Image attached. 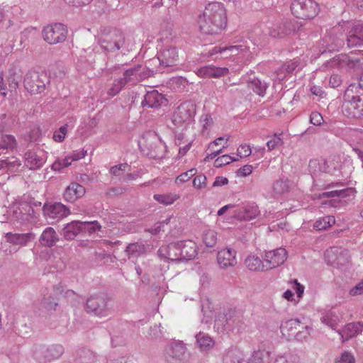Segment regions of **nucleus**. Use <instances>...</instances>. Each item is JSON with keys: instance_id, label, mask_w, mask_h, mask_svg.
<instances>
[{"instance_id": "obj_38", "label": "nucleus", "mask_w": 363, "mask_h": 363, "mask_svg": "<svg viewBox=\"0 0 363 363\" xmlns=\"http://www.w3.org/2000/svg\"><path fill=\"white\" fill-rule=\"evenodd\" d=\"M247 86L257 95L263 96L268 88V84L257 77H253L248 80Z\"/></svg>"}, {"instance_id": "obj_43", "label": "nucleus", "mask_w": 363, "mask_h": 363, "mask_svg": "<svg viewBox=\"0 0 363 363\" xmlns=\"http://www.w3.org/2000/svg\"><path fill=\"white\" fill-rule=\"evenodd\" d=\"M228 309H224L223 311L218 312V315H216L214 328H216L218 330H228Z\"/></svg>"}, {"instance_id": "obj_12", "label": "nucleus", "mask_w": 363, "mask_h": 363, "mask_svg": "<svg viewBox=\"0 0 363 363\" xmlns=\"http://www.w3.org/2000/svg\"><path fill=\"white\" fill-rule=\"evenodd\" d=\"M145 146L148 152L147 155L153 159L162 157L164 144L155 133H147L145 137Z\"/></svg>"}, {"instance_id": "obj_48", "label": "nucleus", "mask_w": 363, "mask_h": 363, "mask_svg": "<svg viewBox=\"0 0 363 363\" xmlns=\"http://www.w3.org/2000/svg\"><path fill=\"white\" fill-rule=\"evenodd\" d=\"M335 218L333 216H328L318 219L313 224V228L316 230H326L335 223Z\"/></svg>"}, {"instance_id": "obj_24", "label": "nucleus", "mask_w": 363, "mask_h": 363, "mask_svg": "<svg viewBox=\"0 0 363 363\" xmlns=\"http://www.w3.org/2000/svg\"><path fill=\"white\" fill-rule=\"evenodd\" d=\"M84 232L83 222L73 220L67 225L62 230V234L67 240H74L79 233Z\"/></svg>"}, {"instance_id": "obj_26", "label": "nucleus", "mask_w": 363, "mask_h": 363, "mask_svg": "<svg viewBox=\"0 0 363 363\" xmlns=\"http://www.w3.org/2000/svg\"><path fill=\"white\" fill-rule=\"evenodd\" d=\"M25 165L30 169H38L43 167L45 159L33 150H28L24 155Z\"/></svg>"}, {"instance_id": "obj_59", "label": "nucleus", "mask_w": 363, "mask_h": 363, "mask_svg": "<svg viewBox=\"0 0 363 363\" xmlns=\"http://www.w3.org/2000/svg\"><path fill=\"white\" fill-rule=\"evenodd\" d=\"M206 179L204 174H200L194 179L193 186L199 189L205 188L206 186Z\"/></svg>"}, {"instance_id": "obj_11", "label": "nucleus", "mask_w": 363, "mask_h": 363, "mask_svg": "<svg viewBox=\"0 0 363 363\" xmlns=\"http://www.w3.org/2000/svg\"><path fill=\"white\" fill-rule=\"evenodd\" d=\"M160 62V69L164 72L162 68H171L177 66L179 61L178 49L174 46L164 47L157 55Z\"/></svg>"}, {"instance_id": "obj_14", "label": "nucleus", "mask_w": 363, "mask_h": 363, "mask_svg": "<svg viewBox=\"0 0 363 363\" xmlns=\"http://www.w3.org/2000/svg\"><path fill=\"white\" fill-rule=\"evenodd\" d=\"M308 169L312 175H317L320 172L334 174L337 168L332 161L328 162L323 159H313L309 161Z\"/></svg>"}, {"instance_id": "obj_62", "label": "nucleus", "mask_w": 363, "mask_h": 363, "mask_svg": "<svg viewBox=\"0 0 363 363\" xmlns=\"http://www.w3.org/2000/svg\"><path fill=\"white\" fill-rule=\"evenodd\" d=\"M301 328L303 329L302 330H298V332H296L294 337L296 338V340L298 341H302L305 340L308 335H309L308 331V326H303L301 325Z\"/></svg>"}, {"instance_id": "obj_8", "label": "nucleus", "mask_w": 363, "mask_h": 363, "mask_svg": "<svg viewBox=\"0 0 363 363\" xmlns=\"http://www.w3.org/2000/svg\"><path fill=\"white\" fill-rule=\"evenodd\" d=\"M291 10L294 16L301 19L313 18L318 13V5L313 0H294Z\"/></svg>"}, {"instance_id": "obj_15", "label": "nucleus", "mask_w": 363, "mask_h": 363, "mask_svg": "<svg viewBox=\"0 0 363 363\" xmlns=\"http://www.w3.org/2000/svg\"><path fill=\"white\" fill-rule=\"evenodd\" d=\"M45 216L51 219H61L70 213L69 209L61 203H45L43 207Z\"/></svg>"}, {"instance_id": "obj_7", "label": "nucleus", "mask_w": 363, "mask_h": 363, "mask_svg": "<svg viewBox=\"0 0 363 363\" xmlns=\"http://www.w3.org/2000/svg\"><path fill=\"white\" fill-rule=\"evenodd\" d=\"M196 113V105L191 101L181 104L174 111L172 121L174 125L186 126L192 123Z\"/></svg>"}, {"instance_id": "obj_27", "label": "nucleus", "mask_w": 363, "mask_h": 363, "mask_svg": "<svg viewBox=\"0 0 363 363\" xmlns=\"http://www.w3.org/2000/svg\"><path fill=\"white\" fill-rule=\"evenodd\" d=\"M362 330V322L350 323L347 324L342 330L339 331V334L341 335L342 338L348 340L360 334Z\"/></svg>"}, {"instance_id": "obj_5", "label": "nucleus", "mask_w": 363, "mask_h": 363, "mask_svg": "<svg viewBox=\"0 0 363 363\" xmlns=\"http://www.w3.org/2000/svg\"><path fill=\"white\" fill-rule=\"evenodd\" d=\"M64 352V347L60 344L50 345H36L33 347V357L38 363H49L60 358Z\"/></svg>"}, {"instance_id": "obj_58", "label": "nucleus", "mask_w": 363, "mask_h": 363, "mask_svg": "<svg viewBox=\"0 0 363 363\" xmlns=\"http://www.w3.org/2000/svg\"><path fill=\"white\" fill-rule=\"evenodd\" d=\"M121 79L114 81L113 86L108 89V94L112 96L116 95L125 86Z\"/></svg>"}, {"instance_id": "obj_56", "label": "nucleus", "mask_w": 363, "mask_h": 363, "mask_svg": "<svg viewBox=\"0 0 363 363\" xmlns=\"http://www.w3.org/2000/svg\"><path fill=\"white\" fill-rule=\"evenodd\" d=\"M5 162V169L9 171H13L14 169H17L21 166V162L16 157H7L4 160Z\"/></svg>"}, {"instance_id": "obj_60", "label": "nucleus", "mask_w": 363, "mask_h": 363, "mask_svg": "<svg viewBox=\"0 0 363 363\" xmlns=\"http://www.w3.org/2000/svg\"><path fill=\"white\" fill-rule=\"evenodd\" d=\"M129 166L127 163L120 164L118 165H115L110 169V172L114 176L118 177L121 176L123 172L126 171V169L128 168Z\"/></svg>"}, {"instance_id": "obj_34", "label": "nucleus", "mask_w": 363, "mask_h": 363, "mask_svg": "<svg viewBox=\"0 0 363 363\" xmlns=\"http://www.w3.org/2000/svg\"><path fill=\"white\" fill-rule=\"evenodd\" d=\"M147 247L142 242H134L127 245L125 252L128 258H137L147 252Z\"/></svg>"}, {"instance_id": "obj_30", "label": "nucleus", "mask_w": 363, "mask_h": 363, "mask_svg": "<svg viewBox=\"0 0 363 363\" xmlns=\"http://www.w3.org/2000/svg\"><path fill=\"white\" fill-rule=\"evenodd\" d=\"M7 242L18 245H26L28 242L34 238V235L31 233H8L6 235Z\"/></svg>"}, {"instance_id": "obj_13", "label": "nucleus", "mask_w": 363, "mask_h": 363, "mask_svg": "<svg viewBox=\"0 0 363 363\" xmlns=\"http://www.w3.org/2000/svg\"><path fill=\"white\" fill-rule=\"evenodd\" d=\"M287 251L283 247H279L265 252L264 262H265L266 270L277 267L286 261Z\"/></svg>"}, {"instance_id": "obj_46", "label": "nucleus", "mask_w": 363, "mask_h": 363, "mask_svg": "<svg viewBox=\"0 0 363 363\" xmlns=\"http://www.w3.org/2000/svg\"><path fill=\"white\" fill-rule=\"evenodd\" d=\"M13 328L15 332L21 337H26L31 332L30 326L27 324L25 318L16 320Z\"/></svg>"}, {"instance_id": "obj_41", "label": "nucleus", "mask_w": 363, "mask_h": 363, "mask_svg": "<svg viewBox=\"0 0 363 363\" xmlns=\"http://www.w3.org/2000/svg\"><path fill=\"white\" fill-rule=\"evenodd\" d=\"M330 252H335L337 254L336 262L338 265H345L350 262V254L347 249L333 247L330 251L328 250L326 254L329 255Z\"/></svg>"}, {"instance_id": "obj_4", "label": "nucleus", "mask_w": 363, "mask_h": 363, "mask_svg": "<svg viewBox=\"0 0 363 363\" xmlns=\"http://www.w3.org/2000/svg\"><path fill=\"white\" fill-rule=\"evenodd\" d=\"M109 298L104 293L89 296L86 301L85 311L96 316L105 317L109 314Z\"/></svg>"}, {"instance_id": "obj_17", "label": "nucleus", "mask_w": 363, "mask_h": 363, "mask_svg": "<svg viewBox=\"0 0 363 363\" xmlns=\"http://www.w3.org/2000/svg\"><path fill=\"white\" fill-rule=\"evenodd\" d=\"M179 242H171L167 245L160 247L157 254L160 257L168 259L171 262H180L181 257L179 253Z\"/></svg>"}, {"instance_id": "obj_49", "label": "nucleus", "mask_w": 363, "mask_h": 363, "mask_svg": "<svg viewBox=\"0 0 363 363\" xmlns=\"http://www.w3.org/2000/svg\"><path fill=\"white\" fill-rule=\"evenodd\" d=\"M323 40L327 43L326 47L330 50L338 49L344 45L343 38H335L332 33L326 35Z\"/></svg>"}, {"instance_id": "obj_52", "label": "nucleus", "mask_w": 363, "mask_h": 363, "mask_svg": "<svg viewBox=\"0 0 363 363\" xmlns=\"http://www.w3.org/2000/svg\"><path fill=\"white\" fill-rule=\"evenodd\" d=\"M238 159L232 157L231 156L228 155H223L217 159H216L214 162V166L216 167H221L223 165L228 164L231 163L232 162L237 161Z\"/></svg>"}, {"instance_id": "obj_9", "label": "nucleus", "mask_w": 363, "mask_h": 363, "mask_svg": "<svg viewBox=\"0 0 363 363\" xmlns=\"http://www.w3.org/2000/svg\"><path fill=\"white\" fill-rule=\"evenodd\" d=\"M67 29L62 23H55L45 26L43 30V39L49 44L54 45L64 42L67 36Z\"/></svg>"}, {"instance_id": "obj_20", "label": "nucleus", "mask_w": 363, "mask_h": 363, "mask_svg": "<svg viewBox=\"0 0 363 363\" xmlns=\"http://www.w3.org/2000/svg\"><path fill=\"white\" fill-rule=\"evenodd\" d=\"M330 63L331 66L338 65L342 68L354 69L360 65V59L346 54H340L333 57Z\"/></svg>"}, {"instance_id": "obj_18", "label": "nucleus", "mask_w": 363, "mask_h": 363, "mask_svg": "<svg viewBox=\"0 0 363 363\" xmlns=\"http://www.w3.org/2000/svg\"><path fill=\"white\" fill-rule=\"evenodd\" d=\"M236 251L232 248H225L218 251L217 262L222 269L232 267L237 264Z\"/></svg>"}, {"instance_id": "obj_39", "label": "nucleus", "mask_w": 363, "mask_h": 363, "mask_svg": "<svg viewBox=\"0 0 363 363\" xmlns=\"http://www.w3.org/2000/svg\"><path fill=\"white\" fill-rule=\"evenodd\" d=\"M196 344L201 351L211 349L214 345V341L207 334L200 332L196 335Z\"/></svg>"}, {"instance_id": "obj_10", "label": "nucleus", "mask_w": 363, "mask_h": 363, "mask_svg": "<svg viewBox=\"0 0 363 363\" xmlns=\"http://www.w3.org/2000/svg\"><path fill=\"white\" fill-rule=\"evenodd\" d=\"M301 26V24L294 19H284L274 25L270 28L269 34L274 38H284L295 33Z\"/></svg>"}, {"instance_id": "obj_16", "label": "nucleus", "mask_w": 363, "mask_h": 363, "mask_svg": "<svg viewBox=\"0 0 363 363\" xmlns=\"http://www.w3.org/2000/svg\"><path fill=\"white\" fill-rule=\"evenodd\" d=\"M186 347L182 342H175L168 345L165 350V359L169 363H177L184 358Z\"/></svg>"}, {"instance_id": "obj_3", "label": "nucleus", "mask_w": 363, "mask_h": 363, "mask_svg": "<svg viewBox=\"0 0 363 363\" xmlns=\"http://www.w3.org/2000/svg\"><path fill=\"white\" fill-rule=\"evenodd\" d=\"M98 43L105 52H114L123 46L125 35L119 30L111 29L101 34Z\"/></svg>"}, {"instance_id": "obj_55", "label": "nucleus", "mask_w": 363, "mask_h": 363, "mask_svg": "<svg viewBox=\"0 0 363 363\" xmlns=\"http://www.w3.org/2000/svg\"><path fill=\"white\" fill-rule=\"evenodd\" d=\"M84 230L88 231L89 233L99 231L101 229V225L98 221H86L83 222Z\"/></svg>"}, {"instance_id": "obj_61", "label": "nucleus", "mask_w": 363, "mask_h": 363, "mask_svg": "<svg viewBox=\"0 0 363 363\" xmlns=\"http://www.w3.org/2000/svg\"><path fill=\"white\" fill-rule=\"evenodd\" d=\"M281 138L277 134H274L273 138L267 143V146L269 151L274 150L277 147L282 145Z\"/></svg>"}, {"instance_id": "obj_36", "label": "nucleus", "mask_w": 363, "mask_h": 363, "mask_svg": "<svg viewBox=\"0 0 363 363\" xmlns=\"http://www.w3.org/2000/svg\"><path fill=\"white\" fill-rule=\"evenodd\" d=\"M140 65H137L133 67L125 70L123 73V77L120 78L122 82L125 84H136L140 82L139 72Z\"/></svg>"}, {"instance_id": "obj_25", "label": "nucleus", "mask_w": 363, "mask_h": 363, "mask_svg": "<svg viewBox=\"0 0 363 363\" xmlns=\"http://www.w3.org/2000/svg\"><path fill=\"white\" fill-rule=\"evenodd\" d=\"M228 73L226 67H217L213 65L204 66L199 68L196 74L199 77L204 78H218Z\"/></svg>"}, {"instance_id": "obj_54", "label": "nucleus", "mask_w": 363, "mask_h": 363, "mask_svg": "<svg viewBox=\"0 0 363 363\" xmlns=\"http://www.w3.org/2000/svg\"><path fill=\"white\" fill-rule=\"evenodd\" d=\"M41 305L47 311H55L58 303L55 298L51 296L44 297L42 300Z\"/></svg>"}, {"instance_id": "obj_2", "label": "nucleus", "mask_w": 363, "mask_h": 363, "mask_svg": "<svg viewBox=\"0 0 363 363\" xmlns=\"http://www.w3.org/2000/svg\"><path fill=\"white\" fill-rule=\"evenodd\" d=\"M342 106V112L347 117L360 118L363 116V86L362 83H354L346 89Z\"/></svg>"}, {"instance_id": "obj_6", "label": "nucleus", "mask_w": 363, "mask_h": 363, "mask_svg": "<svg viewBox=\"0 0 363 363\" xmlns=\"http://www.w3.org/2000/svg\"><path fill=\"white\" fill-rule=\"evenodd\" d=\"M50 83V78L44 72L28 71L24 77L25 89L33 94H40Z\"/></svg>"}, {"instance_id": "obj_22", "label": "nucleus", "mask_w": 363, "mask_h": 363, "mask_svg": "<svg viewBox=\"0 0 363 363\" xmlns=\"http://www.w3.org/2000/svg\"><path fill=\"white\" fill-rule=\"evenodd\" d=\"M179 246L181 250H179L180 262L191 260L197 255L196 245L191 240L179 241Z\"/></svg>"}, {"instance_id": "obj_53", "label": "nucleus", "mask_w": 363, "mask_h": 363, "mask_svg": "<svg viewBox=\"0 0 363 363\" xmlns=\"http://www.w3.org/2000/svg\"><path fill=\"white\" fill-rule=\"evenodd\" d=\"M72 160L70 157H67L63 160H58L52 164V169L55 171H60L62 169L71 164Z\"/></svg>"}, {"instance_id": "obj_33", "label": "nucleus", "mask_w": 363, "mask_h": 363, "mask_svg": "<svg viewBox=\"0 0 363 363\" xmlns=\"http://www.w3.org/2000/svg\"><path fill=\"white\" fill-rule=\"evenodd\" d=\"M298 65V60H291L283 64L280 67H279L275 71V74H277V79L279 80L284 79L286 77V76L293 73V72L296 69Z\"/></svg>"}, {"instance_id": "obj_37", "label": "nucleus", "mask_w": 363, "mask_h": 363, "mask_svg": "<svg viewBox=\"0 0 363 363\" xmlns=\"http://www.w3.org/2000/svg\"><path fill=\"white\" fill-rule=\"evenodd\" d=\"M246 267L250 271L266 270L265 262L259 257L255 255H249L245 259Z\"/></svg>"}, {"instance_id": "obj_32", "label": "nucleus", "mask_w": 363, "mask_h": 363, "mask_svg": "<svg viewBox=\"0 0 363 363\" xmlns=\"http://www.w3.org/2000/svg\"><path fill=\"white\" fill-rule=\"evenodd\" d=\"M259 214V211L257 205L247 204L239 210L237 217L240 220H252Z\"/></svg>"}, {"instance_id": "obj_45", "label": "nucleus", "mask_w": 363, "mask_h": 363, "mask_svg": "<svg viewBox=\"0 0 363 363\" xmlns=\"http://www.w3.org/2000/svg\"><path fill=\"white\" fill-rule=\"evenodd\" d=\"M77 359L81 363H93L96 359V356L91 350L82 348L77 351Z\"/></svg>"}, {"instance_id": "obj_31", "label": "nucleus", "mask_w": 363, "mask_h": 363, "mask_svg": "<svg viewBox=\"0 0 363 363\" xmlns=\"http://www.w3.org/2000/svg\"><path fill=\"white\" fill-rule=\"evenodd\" d=\"M355 190L353 188H345L340 190H334L331 191H325L318 195L315 194L314 198L323 199V198H337L344 199L347 196H354Z\"/></svg>"}, {"instance_id": "obj_51", "label": "nucleus", "mask_w": 363, "mask_h": 363, "mask_svg": "<svg viewBox=\"0 0 363 363\" xmlns=\"http://www.w3.org/2000/svg\"><path fill=\"white\" fill-rule=\"evenodd\" d=\"M203 241L206 247H214L217 242V233L213 230H206L203 233Z\"/></svg>"}, {"instance_id": "obj_57", "label": "nucleus", "mask_w": 363, "mask_h": 363, "mask_svg": "<svg viewBox=\"0 0 363 363\" xmlns=\"http://www.w3.org/2000/svg\"><path fill=\"white\" fill-rule=\"evenodd\" d=\"M196 173V169L193 168L182 173L176 178V182L184 183L190 179Z\"/></svg>"}, {"instance_id": "obj_47", "label": "nucleus", "mask_w": 363, "mask_h": 363, "mask_svg": "<svg viewBox=\"0 0 363 363\" xmlns=\"http://www.w3.org/2000/svg\"><path fill=\"white\" fill-rule=\"evenodd\" d=\"M153 198L160 203L167 206L172 204L175 201L179 199V196L175 193H168L164 194H155Z\"/></svg>"}, {"instance_id": "obj_63", "label": "nucleus", "mask_w": 363, "mask_h": 363, "mask_svg": "<svg viewBox=\"0 0 363 363\" xmlns=\"http://www.w3.org/2000/svg\"><path fill=\"white\" fill-rule=\"evenodd\" d=\"M310 122L314 125H320L323 118L320 113L313 111L310 115Z\"/></svg>"}, {"instance_id": "obj_21", "label": "nucleus", "mask_w": 363, "mask_h": 363, "mask_svg": "<svg viewBox=\"0 0 363 363\" xmlns=\"http://www.w3.org/2000/svg\"><path fill=\"white\" fill-rule=\"evenodd\" d=\"M167 102L164 96L157 90L147 91L144 96L141 105L143 107L157 108Z\"/></svg>"}, {"instance_id": "obj_23", "label": "nucleus", "mask_w": 363, "mask_h": 363, "mask_svg": "<svg viewBox=\"0 0 363 363\" xmlns=\"http://www.w3.org/2000/svg\"><path fill=\"white\" fill-rule=\"evenodd\" d=\"M85 194V188L76 182L71 183L65 189L63 197L67 202L73 203L82 197Z\"/></svg>"}, {"instance_id": "obj_40", "label": "nucleus", "mask_w": 363, "mask_h": 363, "mask_svg": "<svg viewBox=\"0 0 363 363\" xmlns=\"http://www.w3.org/2000/svg\"><path fill=\"white\" fill-rule=\"evenodd\" d=\"M16 140L11 135H3L0 141V155L4 153V150H13L16 147Z\"/></svg>"}, {"instance_id": "obj_19", "label": "nucleus", "mask_w": 363, "mask_h": 363, "mask_svg": "<svg viewBox=\"0 0 363 363\" xmlns=\"http://www.w3.org/2000/svg\"><path fill=\"white\" fill-rule=\"evenodd\" d=\"M346 40L349 48L363 45V23L354 24L348 32Z\"/></svg>"}, {"instance_id": "obj_29", "label": "nucleus", "mask_w": 363, "mask_h": 363, "mask_svg": "<svg viewBox=\"0 0 363 363\" xmlns=\"http://www.w3.org/2000/svg\"><path fill=\"white\" fill-rule=\"evenodd\" d=\"M301 328L299 319L286 320L281 324L280 330L282 335L288 338L294 336L298 329Z\"/></svg>"}, {"instance_id": "obj_50", "label": "nucleus", "mask_w": 363, "mask_h": 363, "mask_svg": "<svg viewBox=\"0 0 363 363\" xmlns=\"http://www.w3.org/2000/svg\"><path fill=\"white\" fill-rule=\"evenodd\" d=\"M289 180L288 179H280L276 181L273 184V191L275 194L281 195L289 191Z\"/></svg>"}, {"instance_id": "obj_64", "label": "nucleus", "mask_w": 363, "mask_h": 363, "mask_svg": "<svg viewBox=\"0 0 363 363\" xmlns=\"http://www.w3.org/2000/svg\"><path fill=\"white\" fill-rule=\"evenodd\" d=\"M336 363H354V358L350 353L345 352Z\"/></svg>"}, {"instance_id": "obj_1", "label": "nucleus", "mask_w": 363, "mask_h": 363, "mask_svg": "<svg viewBox=\"0 0 363 363\" xmlns=\"http://www.w3.org/2000/svg\"><path fill=\"white\" fill-rule=\"evenodd\" d=\"M199 28L203 34L220 33L226 26L227 16L224 5L220 2L209 3L199 19Z\"/></svg>"}, {"instance_id": "obj_28", "label": "nucleus", "mask_w": 363, "mask_h": 363, "mask_svg": "<svg viewBox=\"0 0 363 363\" xmlns=\"http://www.w3.org/2000/svg\"><path fill=\"white\" fill-rule=\"evenodd\" d=\"M57 241H59L58 235L51 227L46 228L39 238L40 245L48 247L55 245Z\"/></svg>"}, {"instance_id": "obj_42", "label": "nucleus", "mask_w": 363, "mask_h": 363, "mask_svg": "<svg viewBox=\"0 0 363 363\" xmlns=\"http://www.w3.org/2000/svg\"><path fill=\"white\" fill-rule=\"evenodd\" d=\"M321 321L332 329H335L338 325V323L340 322V318L337 313L335 311L331 310L327 311L323 315L321 318Z\"/></svg>"}, {"instance_id": "obj_44", "label": "nucleus", "mask_w": 363, "mask_h": 363, "mask_svg": "<svg viewBox=\"0 0 363 363\" xmlns=\"http://www.w3.org/2000/svg\"><path fill=\"white\" fill-rule=\"evenodd\" d=\"M242 354L237 349L228 350L223 357V363H242Z\"/></svg>"}, {"instance_id": "obj_35", "label": "nucleus", "mask_w": 363, "mask_h": 363, "mask_svg": "<svg viewBox=\"0 0 363 363\" xmlns=\"http://www.w3.org/2000/svg\"><path fill=\"white\" fill-rule=\"evenodd\" d=\"M228 330L233 331L237 329L239 331L243 325L241 315L233 309H228Z\"/></svg>"}]
</instances>
